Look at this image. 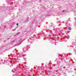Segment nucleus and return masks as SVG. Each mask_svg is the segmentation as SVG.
<instances>
[{"label": "nucleus", "mask_w": 76, "mask_h": 76, "mask_svg": "<svg viewBox=\"0 0 76 76\" xmlns=\"http://www.w3.org/2000/svg\"><path fill=\"white\" fill-rule=\"evenodd\" d=\"M69 38H70V37H69V36H67L66 37V39H69Z\"/></svg>", "instance_id": "f257e3e1"}, {"label": "nucleus", "mask_w": 76, "mask_h": 76, "mask_svg": "<svg viewBox=\"0 0 76 76\" xmlns=\"http://www.w3.org/2000/svg\"><path fill=\"white\" fill-rule=\"evenodd\" d=\"M71 28L70 27V28H68V30H71Z\"/></svg>", "instance_id": "f03ea898"}, {"label": "nucleus", "mask_w": 76, "mask_h": 76, "mask_svg": "<svg viewBox=\"0 0 76 76\" xmlns=\"http://www.w3.org/2000/svg\"><path fill=\"white\" fill-rule=\"evenodd\" d=\"M13 31H16V28L12 29Z\"/></svg>", "instance_id": "7ed1b4c3"}, {"label": "nucleus", "mask_w": 76, "mask_h": 76, "mask_svg": "<svg viewBox=\"0 0 76 76\" xmlns=\"http://www.w3.org/2000/svg\"><path fill=\"white\" fill-rule=\"evenodd\" d=\"M64 12V10H63L62 11V12Z\"/></svg>", "instance_id": "20e7f679"}, {"label": "nucleus", "mask_w": 76, "mask_h": 76, "mask_svg": "<svg viewBox=\"0 0 76 76\" xmlns=\"http://www.w3.org/2000/svg\"><path fill=\"white\" fill-rule=\"evenodd\" d=\"M17 25H18V23H17L16 24Z\"/></svg>", "instance_id": "39448f33"}, {"label": "nucleus", "mask_w": 76, "mask_h": 76, "mask_svg": "<svg viewBox=\"0 0 76 76\" xmlns=\"http://www.w3.org/2000/svg\"><path fill=\"white\" fill-rule=\"evenodd\" d=\"M9 38H7V39H9Z\"/></svg>", "instance_id": "423d86ee"}, {"label": "nucleus", "mask_w": 76, "mask_h": 76, "mask_svg": "<svg viewBox=\"0 0 76 76\" xmlns=\"http://www.w3.org/2000/svg\"><path fill=\"white\" fill-rule=\"evenodd\" d=\"M19 33H17V34H19Z\"/></svg>", "instance_id": "0eeeda50"}]
</instances>
